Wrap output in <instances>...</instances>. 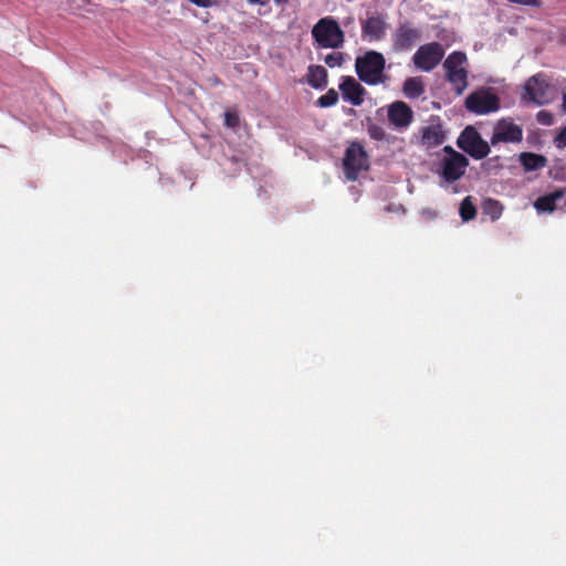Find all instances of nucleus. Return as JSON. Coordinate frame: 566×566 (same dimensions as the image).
Returning a JSON list of instances; mask_svg holds the SVG:
<instances>
[{
  "mask_svg": "<svg viewBox=\"0 0 566 566\" xmlns=\"http://www.w3.org/2000/svg\"><path fill=\"white\" fill-rule=\"evenodd\" d=\"M306 80L312 87L324 88L327 85V71L322 65H310Z\"/></svg>",
  "mask_w": 566,
  "mask_h": 566,
  "instance_id": "17",
  "label": "nucleus"
},
{
  "mask_svg": "<svg viewBox=\"0 0 566 566\" xmlns=\"http://www.w3.org/2000/svg\"><path fill=\"white\" fill-rule=\"evenodd\" d=\"M240 124V118H239V115L235 113V112H226L224 113V125L228 127V128H237Z\"/></svg>",
  "mask_w": 566,
  "mask_h": 566,
  "instance_id": "25",
  "label": "nucleus"
},
{
  "mask_svg": "<svg viewBox=\"0 0 566 566\" xmlns=\"http://www.w3.org/2000/svg\"><path fill=\"white\" fill-rule=\"evenodd\" d=\"M446 134L441 124H431L422 128L421 143L422 145L431 148L443 144Z\"/></svg>",
  "mask_w": 566,
  "mask_h": 566,
  "instance_id": "16",
  "label": "nucleus"
},
{
  "mask_svg": "<svg viewBox=\"0 0 566 566\" xmlns=\"http://www.w3.org/2000/svg\"><path fill=\"white\" fill-rule=\"evenodd\" d=\"M250 3H254V4H261V6H264L266 3V1L264 0H248Z\"/></svg>",
  "mask_w": 566,
  "mask_h": 566,
  "instance_id": "32",
  "label": "nucleus"
},
{
  "mask_svg": "<svg viewBox=\"0 0 566 566\" xmlns=\"http://www.w3.org/2000/svg\"><path fill=\"white\" fill-rule=\"evenodd\" d=\"M337 102L338 94L334 88H331L317 99L316 104L319 107H331L334 106Z\"/></svg>",
  "mask_w": 566,
  "mask_h": 566,
  "instance_id": "22",
  "label": "nucleus"
},
{
  "mask_svg": "<svg viewBox=\"0 0 566 566\" xmlns=\"http://www.w3.org/2000/svg\"><path fill=\"white\" fill-rule=\"evenodd\" d=\"M444 56V49L439 42H430L419 46L412 61L417 69L430 72L440 64Z\"/></svg>",
  "mask_w": 566,
  "mask_h": 566,
  "instance_id": "9",
  "label": "nucleus"
},
{
  "mask_svg": "<svg viewBox=\"0 0 566 566\" xmlns=\"http://www.w3.org/2000/svg\"><path fill=\"white\" fill-rule=\"evenodd\" d=\"M388 119L396 127H407L413 119V112L407 103L397 101L388 107Z\"/></svg>",
  "mask_w": 566,
  "mask_h": 566,
  "instance_id": "12",
  "label": "nucleus"
},
{
  "mask_svg": "<svg viewBox=\"0 0 566 566\" xmlns=\"http://www.w3.org/2000/svg\"><path fill=\"white\" fill-rule=\"evenodd\" d=\"M457 145L472 158L480 160L490 153V145L473 126H467L458 137Z\"/></svg>",
  "mask_w": 566,
  "mask_h": 566,
  "instance_id": "8",
  "label": "nucleus"
},
{
  "mask_svg": "<svg viewBox=\"0 0 566 566\" xmlns=\"http://www.w3.org/2000/svg\"><path fill=\"white\" fill-rule=\"evenodd\" d=\"M403 94L408 98H418L424 93V86L421 77H408L402 87Z\"/></svg>",
  "mask_w": 566,
  "mask_h": 566,
  "instance_id": "19",
  "label": "nucleus"
},
{
  "mask_svg": "<svg viewBox=\"0 0 566 566\" xmlns=\"http://www.w3.org/2000/svg\"><path fill=\"white\" fill-rule=\"evenodd\" d=\"M566 195V189L559 188L555 191L541 196L534 201V208L537 212H553L556 209V202L563 199Z\"/></svg>",
  "mask_w": 566,
  "mask_h": 566,
  "instance_id": "14",
  "label": "nucleus"
},
{
  "mask_svg": "<svg viewBox=\"0 0 566 566\" xmlns=\"http://www.w3.org/2000/svg\"><path fill=\"white\" fill-rule=\"evenodd\" d=\"M557 147H566V128L562 129L556 137Z\"/></svg>",
  "mask_w": 566,
  "mask_h": 566,
  "instance_id": "28",
  "label": "nucleus"
},
{
  "mask_svg": "<svg viewBox=\"0 0 566 566\" xmlns=\"http://www.w3.org/2000/svg\"><path fill=\"white\" fill-rule=\"evenodd\" d=\"M522 139V127L511 118H502L496 123L490 143L494 146L499 143H520Z\"/></svg>",
  "mask_w": 566,
  "mask_h": 566,
  "instance_id": "10",
  "label": "nucleus"
},
{
  "mask_svg": "<svg viewBox=\"0 0 566 566\" xmlns=\"http://www.w3.org/2000/svg\"><path fill=\"white\" fill-rule=\"evenodd\" d=\"M460 216L463 221H470L476 216V208L471 201V197H465L460 205Z\"/></svg>",
  "mask_w": 566,
  "mask_h": 566,
  "instance_id": "21",
  "label": "nucleus"
},
{
  "mask_svg": "<svg viewBox=\"0 0 566 566\" xmlns=\"http://www.w3.org/2000/svg\"><path fill=\"white\" fill-rule=\"evenodd\" d=\"M467 64L468 57L461 51H453L443 62L446 78L452 85L457 95H462L469 85Z\"/></svg>",
  "mask_w": 566,
  "mask_h": 566,
  "instance_id": "3",
  "label": "nucleus"
},
{
  "mask_svg": "<svg viewBox=\"0 0 566 566\" xmlns=\"http://www.w3.org/2000/svg\"><path fill=\"white\" fill-rule=\"evenodd\" d=\"M312 38L318 49H339L345 42V33L333 17L319 19L312 28Z\"/></svg>",
  "mask_w": 566,
  "mask_h": 566,
  "instance_id": "1",
  "label": "nucleus"
},
{
  "mask_svg": "<svg viewBox=\"0 0 566 566\" xmlns=\"http://www.w3.org/2000/svg\"><path fill=\"white\" fill-rule=\"evenodd\" d=\"M483 212L491 218L492 221L500 219L503 212V206L499 200L489 198L484 200L482 206Z\"/></svg>",
  "mask_w": 566,
  "mask_h": 566,
  "instance_id": "20",
  "label": "nucleus"
},
{
  "mask_svg": "<svg viewBox=\"0 0 566 566\" xmlns=\"http://www.w3.org/2000/svg\"><path fill=\"white\" fill-rule=\"evenodd\" d=\"M443 150L447 156L441 160L440 175L446 182L451 184L464 175L469 160L463 154L455 151L451 146H446Z\"/></svg>",
  "mask_w": 566,
  "mask_h": 566,
  "instance_id": "7",
  "label": "nucleus"
},
{
  "mask_svg": "<svg viewBox=\"0 0 566 566\" xmlns=\"http://www.w3.org/2000/svg\"><path fill=\"white\" fill-rule=\"evenodd\" d=\"M324 61L329 67L342 66L343 63L345 62L344 53H342V52L329 53L325 56Z\"/></svg>",
  "mask_w": 566,
  "mask_h": 566,
  "instance_id": "23",
  "label": "nucleus"
},
{
  "mask_svg": "<svg viewBox=\"0 0 566 566\" xmlns=\"http://www.w3.org/2000/svg\"><path fill=\"white\" fill-rule=\"evenodd\" d=\"M520 161L526 171H535L544 168L547 165V158L539 154L522 153Z\"/></svg>",
  "mask_w": 566,
  "mask_h": 566,
  "instance_id": "18",
  "label": "nucleus"
},
{
  "mask_svg": "<svg viewBox=\"0 0 566 566\" xmlns=\"http://www.w3.org/2000/svg\"><path fill=\"white\" fill-rule=\"evenodd\" d=\"M368 135L371 139L375 140H382L386 137V132L381 126H378L376 124H371L368 126Z\"/></svg>",
  "mask_w": 566,
  "mask_h": 566,
  "instance_id": "24",
  "label": "nucleus"
},
{
  "mask_svg": "<svg viewBox=\"0 0 566 566\" xmlns=\"http://www.w3.org/2000/svg\"><path fill=\"white\" fill-rule=\"evenodd\" d=\"M343 168L348 180H357L359 172L369 169V157L363 145L353 142L345 150Z\"/></svg>",
  "mask_w": 566,
  "mask_h": 566,
  "instance_id": "5",
  "label": "nucleus"
},
{
  "mask_svg": "<svg viewBox=\"0 0 566 566\" xmlns=\"http://www.w3.org/2000/svg\"><path fill=\"white\" fill-rule=\"evenodd\" d=\"M524 92L522 101L532 103L538 106L549 104L554 99V88L548 83L547 76L543 73H537L531 76L524 84Z\"/></svg>",
  "mask_w": 566,
  "mask_h": 566,
  "instance_id": "4",
  "label": "nucleus"
},
{
  "mask_svg": "<svg viewBox=\"0 0 566 566\" xmlns=\"http://www.w3.org/2000/svg\"><path fill=\"white\" fill-rule=\"evenodd\" d=\"M563 111L566 113V87L563 90Z\"/></svg>",
  "mask_w": 566,
  "mask_h": 566,
  "instance_id": "30",
  "label": "nucleus"
},
{
  "mask_svg": "<svg viewBox=\"0 0 566 566\" xmlns=\"http://www.w3.org/2000/svg\"><path fill=\"white\" fill-rule=\"evenodd\" d=\"M464 106L470 113L485 115L499 111L500 98L490 88H480L467 96Z\"/></svg>",
  "mask_w": 566,
  "mask_h": 566,
  "instance_id": "6",
  "label": "nucleus"
},
{
  "mask_svg": "<svg viewBox=\"0 0 566 566\" xmlns=\"http://www.w3.org/2000/svg\"><path fill=\"white\" fill-rule=\"evenodd\" d=\"M188 1L196 4L197 7H200V8H210L212 6L211 0H188Z\"/></svg>",
  "mask_w": 566,
  "mask_h": 566,
  "instance_id": "29",
  "label": "nucleus"
},
{
  "mask_svg": "<svg viewBox=\"0 0 566 566\" xmlns=\"http://www.w3.org/2000/svg\"><path fill=\"white\" fill-rule=\"evenodd\" d=\"M536 119L539 124L551 126L554 123V116L548 111H539L536 114Z\"/></svg>",
  "mask_w": 566,
  "mask_h": 566,
  "instance_id": "26",
  "label": "nucleus"
},
{
  "mask_svg": "<svg viewBox=\"0 0 566 566\" xmlns=\"http://www.w3.org/2000/svg\"><path fill=\"white\" fill-rule=\"evenodd\" d=\"M386 60L377 51H368L355 61V70L360 81L368 85H377L384 82Z\"/></svg>",
  "mask_w": 566,
  "mask_h": 566,
  "instance_id": "2",
  "label": "nucleus"
},
{
  "mask_svg": "<svg viewBox=\"0 0 566 566\" xmlns=\"http://www.w3.org/2000/svg\"><path fill=\"white\" fill-rule=\"evenodd\" d=\"M512 3L539 8L542 4L541 0H509Z\"/></svg>",
  "mask_w": 566,
  "mask_h": 566,
  "instance_id": "27",
  "label": "nucleus"
},
{
  "mask_svg": "<svg viewBox=\"0 0 566 566\" xmlns=\"http://www.w3.org/2000/svg\"><path fill=\"white\" fill-rule=\"evenodd\" d=\"M343 98L350 102L355 106H359L364 102L366 90L352 76H343L339 84Z\"/></svg>",
  "mask_w": 566,
  "mask_h": 566,
  "instance_id": "13",
  "label": "nucleus"
},
{
  "mask_svg": "<svg viewBox=\"0 0 566 566\" xmlns=\"http://www.w3.org/2000/svg\"><path fill=\"white\" fill-rule=\"evenodd\" d=\"M276 6H285L287 4L289 0H274Z\"/></svg>",
  "mask_w": 566,
  "mask_h": 566,
  "instance_id": "33",
  "label": "nucleus"
},
{
  "mask_svg": "<svg viewBox=\"0 0 566 566\" xmlns=\"http://www.w3.org/2000/svg\"><path fill=\"white\" fill-rule=\"evenodd\" d=\"M558 41L560 44L566 45V31L560 34Z\"/></svg>",
  "mask_w": 566,
  "mask_h": 566,
  "instance_id": "31",
  "label": "nucleus"
},
{
  "mask_svg": "<svg viewBox=\"0 0 566 566\" xmlns=\"http://www.w3.org/2000/svg\"><path fill=\"white\" fill-rule=\"evenodd\" d=\"M420 38V29L413 27L410 22L401 23L392 34L394 50L397 52L410 50Z\"/></svg>",
  "mask_w": 566,
  "mask_h": 566,
  "instance_id": "11",
  "label": "nucleus"
},
{
  "mask_svg": "<svg viewBox=\"0 0 566 566\" xmlns=\"http://www.w3.org/2000/svg\"><path fill=\"white\" fill-rule=\"evenodd\" d=\"M363 33L370 40L379 41L384 38L387 24L380 17H370L363 23Z\"/></svg>",
  "mask_w": 566,
  "mask_h": 566,
  "instance_id": "15",
  "label": "nucleus"
}]
</instances>
